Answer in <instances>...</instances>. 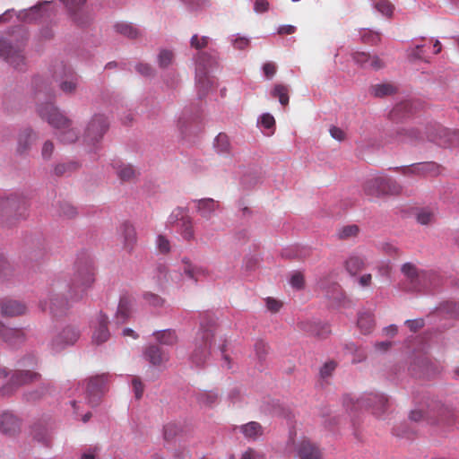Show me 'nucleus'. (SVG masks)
I'll use <instances>...</instances> for the list:
<instances>
[{
	"label": "nucleus",
	"instance_id": "nucleus-25",
	"mask_svg": "<svg viewBox=\"0 0 459 459\" xmlns=\"http://www.w3.org/2000/svg\"><path fill=\"white\" fill-rule=\"evenodd\" d=\"M182 262L183 273L189 279L198 281L200 279L208 276L209 273L205 267L192 264L188 258H184Z\"/></svg>",
	"mask_w": 459,
	"mask_h": 459
},
{
	"label": "nucleus",
	"instance_id": "nucleus-38",
	"mask_svg": "<svg viewBox=\"0 0 459 459\" xmlns=\"http://www.w3.org/2000/svg\"><path fill=\"white\" fill-rule=\"evenodd\" d=\"M156 340L164 345H174L178 342V336L174 330H163L154 333Z\"/></svg>",
	"mask_w": 459,
	"mask_h": 459
},
{
	"label": "nucleus",
	"instance_id": "nucleus-27",
	"mask_svg": "<svg viewBox=\"0 0 459 459\" xmlns=\"http://www.w3.org/2000/svg\"><path fill=\"white\" fill-rule=\"evenodd\" d=\"M385 177L377 176L368 179L363 186L366 195L380 196L384 195Z\"/></svg>",
	"mask_w": 459,
	"mask_h": 459
},
{
	"label": "nucleus",
	"instance_id": "nucleus-60",
	"mask_svg": "<svg viewBox=\"0 0 459 459\" xmlns=\"http://www.w3.org/2000/svg\"><path fill=\"white\" fill-rule=\"evenodd\" d=\"M376 8L384 15L390 16L393 13V5L386 0H382L376 4Z\"/></svg>",
	"mask_w": 459,
	"mask_h": 459
},
{
	"label": "nucleus",
	"instance_id": "nucleus-5",
	"mask_svg": "<svg viewBox=\"0 0 459 459\" xmlns=\"http://www.w3.org/2000/svg\"><path fill=\"white\" fill-rule=\"evenodd\" d=\"M52 78L58 83L59 89L66 95L74 94L78 83L79 76L68 65L63 62H57L52 66Z\"/></svg>",
	"mask_w": 459,
	"mask_h": 459
},
{
	"label": "nucleus",
	"instance_id": "nucleus-6",
	"mask_svg": "<svg viewBox=\"0 0 459 459\" xmlns=\"http://www.w3.org/2000/svg\"><path fill=\"white\" fill-rule=\"evenodd\" d=\"M213 338V326L209 325L208 327H204L202 325L195 338V350L191 355V360L196 366H201L205 362L210 354V349L212 345Z\"/></svg>",
	"mask_w": 459,
	"mask_h": 459
},
{
	"label": "nucleus",
	"instance_id": "nucleus-8",
	"mask_svg": "<svg viewBox=\"0 0 459 459\" xmlns=\"http://www.w3.org/2000/svg\"><path fill=\"white\" fill-rule=\"evenodd\" d=\"M23 48L22 42L13 45L10 39L0 38V57L18 70H22L26 65Z\"/></svg>",
	"mask_w": 459,
	"mask_h": 459
},
{
	"label": "nucleus",
	"instance_id": "nucleus-30",
	"mask_svg": "<svg viewBox=\"0 0 459 459\" xmlns=\"http://www.w3.org/2000/svg\"><path fill=\"white\" fill-rule=\"evenodd\" d=\"M404 175L417 174V175H437L438 173V167L436 163H420L415 166L407 167L403 169Z\"/></svg>",
	"mask_w": 459,
	"mask_h": 459
},
{
	"label": "nucleus",
	"instance_id": "nucleus-7",
	"mask_svg": "<svg viewBox=\"0 0 459 459\" xmlns=\"http://www.w3.org/2000/svg\"><path fill=\"white\" fill-rule=\"evenodd\" d=\"M218 65L216 56L210 55L206 52H201L197 56L196 68H195V80L198 87L206 91L209 88L212 87L213 81L209 76V70Z\"/></svg>",
	"mask_w": 459,
	"mask_h": 459
},
{
	"label": "nucleus",
	"instance_id": "nucleus-37",
	"mask_svg": "<svg viewBox=\"0 0 459 459\" xmlns=\"http://www.w3.org/2000/svg\"><path fill=\"white\" fill-rule=\"evenodd\" d=\"M401 272L404 277L412 284H418L420 274L417 266L412 263H405L402 265Z\"/></svg>",
	"mask_w": 459,
	"mask_h": 459
},
{
	"label": "nucleus",
	"instance_id": "nucleus-4",
	"mask_svg": "<svg viewBox=\"0 0 459 459\" xmlns=\"http://www.w3.org/2000/svg\"><path fill=\"white\" fill-rule=\"evenodd\" d=\"M20 363L22 368L16 370L12 375L10 382L0 388V395H10L17 387L40 380L41 375L33 370L37 365V359L34 356L30 355L22 359Z\"/></svg>",
	"mask_w": 459,
	"mask_h": 459
},
{
	"label": "nucleus",
	"instance_id": "nucleus-1",
	"mask_svg": "<svg viewBox=\"0 0 459 459\" xmlns=\"http://www.w3.org/2000/svg\"><path fill=\"white\" fill-rule=\"evenodd\" d=\"M96 270L91 260L80 261L71 279L65 297L51 296L48 309L54 316H61L87 294L95 282Z\"/></svg>",
	"mask_w": 459,
	"mask_h": 459
},
{
	"label": "nucleus",
	"instance_id": "nucleus-3",
	"mask_svg": "<svg viewBox=\"0 0 459 459\" xmlns=\"http://www.w3.org/2000/svg\"><path fill=\"white\" fill-rule=\"evenodd\" d=\"M343 405L350 413H355L364 408L380 418L387 411L388 399L385 394L377 393L365 394L359 399L346 395L343 398Z\"/></svg>",
	"mask_w": 459,
	"mask_h": 459
},
{
	"label": "nucleus",
	"instance_id": "nucleus-19",
	"mask_svg": "<svg viewBox=\"0 0 459 459\" xmlns=\"http://www.w3.org/2000/svg\"><path fill=\"white\" fill-rule=\"evenodd\" d=\"M353 61L361 67L378 70L384 67V62L376 55L368 52L357 51L352 54Z\"/></svg>",
	"mask_w": 459,
	"mask_h": 459
},
{
	"label": "nucleus",
	"instance_id": "nucleus-18",
	"mask_svg": "<svg viewBox=\"0 0 459 459\" xmlns=\"http://www.w3.org/2000/svg\"><path fill=\"white\" fill-rule=\"evenodd\" d=\"M27 307L24 303L12 299H4L0 301V313L4 316H18L25 314Z\"/></svg>",
	"mask_w": 459,
	"mask_h": 459
},
{
	"label": "nucleus",
	"instance_id": "nucleus-58",
	"mask_svg": "<svg viewBox=\"0 0 459 459\" xmlns=\"http://www.w3.org/2000/svg\"><path fill=\"white\" fill-rule=\"evenodd\" d=\"M298 327L299 330L301 331H304L309 334H314V335H321L317 331H316V326L310 323V322H305V321H302V322H299L298 323Z\"/></svg>",
	"mask_w": 459,
	"mask_h": 459
},
{
	"label": "nucleus",
	"instance_id": "nucleus-10",
	"mask_svg": "<svg viewBox=\"0 0 459 459\" xmlns=\"http://www.w3.org/2000/svg\"><path fill=\"white\" fill-rule=\"evenodd\" d=\"M426 138L444 147L459 144V130L450 131L440 126H431L426 132Z\"/></svg>",
	"mask_w": 459,
	"mask_h": 459
},
{
	"label": "nucleus",
	"instance_id": "nucleus-9",
	"mask_svg": "<svg viewBox=\"0 0 459 459\" xmlns=\"http://www.w3.org/2000/svg\"><path fill=\"white\" fill-rule=\"evenodd\" d=\"M452 417H454L453 411L442 404H435L434 406L429 408L426 412H423L420 410H414L410 413V419L414 421H420V420L426 418L431 422H446L450 424V418Z\"/></svg>",
	"mask_w": 459,
	"mask_h": 459
},
{
	"label": "nucleus",
	"instance_id": "nucleus-40",
	"mask_svg": "<svg viewBox=\"0 0 459 459\" xmlns=\"http://www.w3.org/2000/svg\"><path fill=\"white\" fill-rule=\"evenodd\" d=\"M214 146L218 153L229 154L230 152V143L229 136L224 133L219 134L215 138Z\"/></svg>",
	"mask_w": 459,
	"mask_h": 459
},
{
	"label": "nucleus",
	"instance_id": "nucleus-62",
	"mask_svg": "<svg viewBox=\"0 0 459 459\" xmlns=\"http://www.w3.org/2000/svg\"><path fill=\"white\" fill-rule=\"evenodd\" d=\"M255 350L258 358L262 359L268 352V345L264 341H257L255 344Z\"/></svg>",
	"mask_w": 459,
	"mask_h": 459
},
{
	"label": "nucleus",
	"instance_id": "nucleus-43",
	"mask_svg": "<svg viewBox=\"0 0 459 459\" xmlns=\"http://www.w3.org/2000/svg\"><path fill=\"white\" fill-rule=\"evenodd\" d=\"M116 30L117 32L130 39H135L139 35V30L131 24L127 23H117L116 25Z\"/></svg>",
	"mask_w": 459,
	"mask_h": 459
},
{
	"label": "nucleus",
	"instance_id": "nucleus-51",
	"mask_svg": "<svg viewBox=\"0 0 459 459\" xmlns=\"http://www.w3.org/2000/svg\"><path fill=\"white\" fill-rule=\"evenodd\" d=\"M218 400V394L213 391L204 392L200 394L198 401L200 403L211 406Z\"/></svg>",
	"mask_w": 459,
	"mask_h": 459
},
{
	"label": "nucleus",
	"instance_id": "nucleus-2",
	"mask_svg": "<svg viewBox=\"0 0 459 459\" xmlns=\"http://www.w3.org/2000/svg\"><path fill=\"white\" fill-rule=\"evenodd\" d=\"M37 113L41 119L57 131L56 136L61 143H74L77 141L79 132L73 126V121L52 101L39 103Z\"/></svg>",
	"mask_w": 459,
	"mask_h": 459
},
{
	"label": "nucleus",
	"instance_id": "nucleus-15",
	"mask_svg": "<svg viewBox=\"0 0 459 459\" xmlns=\"http://www.w3.org/2000/svg\"><path fill=\"white\" fill-rule=\"evenodd\" d=\"M21 430L20 419L10 411L0 413V432L5 436L13 437Z\"/></svg>",
	"mask_w": 459,
	"mask_h": 459
},
{
	"label": "nucleus",
	"instance_id": "nucleus-64",
	"mask_svg": "<svg viewBox=\"0 0 459 459\" xmlns=\"http://www.w3.org/2000/svg\"><path fill=\"white\" fill-rule=\"evenodd\" d=\"M263 71L267 79H272L277 71V66L273 62H267L263 66Z\"/></svg>",
	"mask_w": 459,
	"mask_h": 459
},
{
	"label": "nucleus",
	"instance_id": "nucleus-28",
	"mask_svg": "<svg viewBox=\"0 0 459 459\" xmlns=\"http://www.w3.org/2000/svg\"><path fill=\"white\" fill-rule=\"evenodd\" d=\"M23 204L17 196L0 198V215L16 213Z\"/></svg>",
	"mask_w": 459,
	"mask_h": 459
},
{
	"label": "nucleus",
	"instance_id": "nucleus-29",
	"mask_svg": "<svg viewBox=\"0 0 459 459\" xmlns=\"http://www.w3.org/2000/svg\"><path fill=\"white\" fill-rule=\"evenodd\" d=\"M33 85L35 88V96L38 101H40L43 96L49 99H53L55 97L53 88L43 78L39 76L35 77L33 80Z\"/></svg>",
	"mask_w": 459,
	"mask_h": 459
},
{
	"label": "nucleus",
	"instance_id": "nucleus-44",
	"mask_svg": "<svg viewBox=\"0 0 459 459\" xmlns=\"http://www.w3.org/2000/svg\"><path fill=\"white\" fill-rule=\"evenodd\" d=\"M402 192V186L394 179L385 177L384 195H396Z\"/></svg>",
	"mask_w": 459,
	"mask_h": 459
},
{
	"label": "nucleus",
	"instance_id": "nucleus-45",
	"mask_svg": "<svg viewBox=\"0 0 459 459\" xmlns=\"http://www.w3.org/2000/svg\"><path fill=\"white\" fill-rule=\"evenodd\" d=\"M359 230V227L355 224L346 225L342 227L338 231V238L340 239H348L351 238H354L358 235Z\"/></svg>",
	"mask_w": 459,
	"mask_h": 459
},
{
	"label": "nucleus",
	"instance_id": "nucleus-63",
	"mask_svg": "<svg viewBox=\"0 0 459 459\" xmlns=\"http://www.w3.org/2000/svg\"><path fill=\"white\" fill-rule=\"evenodd\" d=\"M405 325L411 332L416 333L424 326V320L421 318L414 320H407Z\"/></svg>",
	"mask_w": 459,
	"mask_h": 459
},
{
	"label": "nucleus",
	"instance_id": "nucleus-14",
	"mask_svg": "<svg viewBox=\"0 0 459 459\" xmlns=\"http://www.w3.org/2000/svg\"><path fill=\"white\" fill-rule=\"evenodd\" d=\"M80 336L79 332L74 327H65L58 333L51 342L52 350L60 351L66 346L73 345Z\"/></svg>",
	"mask_w": 459,
	"mask_h": 459
},
{
	"label": "nucleus",
	"instance_id": "nucleus-17",
	"mask_svg": "<svg viewBox=\"0 0 459 459\" xmlns=\"http://www.w3.org/2000/svg\"><path fill=\"white\" fill-rule=\"evenodd\" d=\"M50 3L51 2L48 1H43L39 3L35 6L20 12L18 14V19L26 22H31L38 21L39 19L43 18L45 16L48 17L49 14L48 13V10L45 7L49 5Z\"/></svg>",
	"mask_w": 459,
	"mask_h": 459
},
{
	"label": "nucleus",
	"instance_id": "nucleus-24",
	"mask_svg": "<svg viewBox=\"0 0 459 459\" xmlns=\"http://www.w3.org/2000/svg\"><path fill=\"white\" fill-rule=\"evenodd\" d=\"M197 212L201 217L209 220L219 208V203L212 198H203L195 201Z\"/></svg>",
	"mask_w": 459,
	"mask_h": 459
},
{
	"label": "nucleus",
	"instance_id": "nucleus-49",
	"mask_svg": "<svg viewBox=\"0 0 459 459\" xmlns=\"http://www.w3.org/2000/svg\"><path fill=\"white\" fill-rule=\"evenodd\" d=\"M77 210L71 204L64 202L59 206V215L67 219H73L77 215Z\"/></svg>",
	"mask_w": 459,
	"mask_h": 459
},
{
	"label": "nucleus",
	"instance_id": "nucleus-21",
	"mask_svg": "<svg viewBox=\"0 0 459 459\" xmlns=\"http://www.w3.org/2000/svg\"><path fill=\"white\" fill-rule=\"evenodd\" d=\"M37 134L30 128L22 130L18 135L16 152L19 155L28 153L31 145L37 141Z\"/></svg>",
	"mask_w": 459,
	"mask_h": 459
},
{
	"label": "nucleus",
	"instance_id": "nucleus-55",
	"mask_svg": "<svg viewBox=\"0 0 459 459\" xmlns=\"http://www.w3.org/2000/svg\"><path fill=\"white\" fill-rule=\"evenodd\" d=\"M12 274V268L4 255H0V281L6 280Z\"/></svg>",
	"mask_w": 459,
	"mask_h": 459
},
{
	"label": "nucleus",
	"instance_id": "nucleus-26",
	"mask_svg": "<svg viewBox=\"0 0 459 459\" xmlns=\"http://www.w3.org/2000/svg\"><path fill=\"white\" fill-rule=\"evenodd\" d=\"M121 232L124 248L128 252H132L137 243V235L134 227L127 222L123 223Z\"/></svg>",
	"mask_w": 459,
	"mask_h": 459
},
{
	"label": "nucleus",
	"instance_id": "nucleus-46",
	"mask_svg": "<svg viewBox=\"0 0 459 459\" xmlns=\"http://www.w3.org/2000/svg\"><path fill=\"white\" fill-rule=\"evenodd\" d=\"M174 60V54L172 51L163 49L158 56V64L160 68H167L172 64Z\"/></svg>",
	"mask_w": 459,
	"mask_h": 459
},
{
	"label": "nucleus",
	"instance_id": "nucleus-56",
	"mask_svg": "<svg viewBox=\"0 0 459 459\" xmlns=\"http://www.w3.org/2000/svg\"><path fill=\"white\" fill-rule=\"evenodd\" d=\"M290 283L292 288L296 290H302L305 287L304 275L300 272H296L292 274Z\"/></svg>",
	"mask_w": 459,
	"mask_h": 459
},
{
	"label": "nucleus",
	"instance_id": "nucleus-42",
	"mask_svg": "<svg viewBox=\"0 0 459 459\" xmlns=\"http://www.w3.org/2000/svg\"><path fill=\"white\" fill-rule=\"evenodd\" d=\"M78 168L79 164L76 161H68L65 163L57 164L54 169V172L58 177L68 176L74 171L77 170Z\"/></svg>",
	"mask_w": 459,
	"mask_h": 459
},
{
	"label": "nucleus",
	"instance_id": "nucleus-53",
	"mask_svg": "<svg viewBox=\"0 0 459 459\" xmlns=\"http://www.w3.org/2000/svg\"><path fill=\"white\" fill-rule=\"evenodd\" d=\"M143 299L149 305L157 307H162L165 303V300L161 297L152 292L144 293Z\"/></svg>",
	"mask_w": 459,
	"mask_h": 459
},
{
	"label": "nucleus",
	"instance_id": "nucleus-41",
	"mask_svg": "<svg viewBox=\"0 0 459 459\" xmlns=\"http://www.w3.org/2000/svg\"><path fill=\"white\" fill-rule=\"evenodd\" d=\"M273 98H278L280 103L282 106H286L289 103V88L283 84H275L272 92Z\"/></svg>",
	"mask_w": 459,
	"mask_h": 459
},
{
	"label": "nucleus",
	"instance_id": "nucleus-12",
	"mask_svg": "<svg viewBox=\"0 0 459 459\" xmlns=\"http://www.w3.org/2000/svg\"><path fill=\"white\" fill-rule=\"evenodd\" d=\"M108 382V375L102 374L100 376H96L91 377L89 380L86 394L88 403L91 406H96L100 403V395L104 392L106 388V384Z\"/></svg>",
	"mask_w": 459,
	"mask_h": 459
},
{
	"label": "nucleus",
	"instance_id": "nucleus-39",
	"mask_svg": "<svg viewBox=\"0 0 459 459\" xmlns=\"http://www.w3.org/2000/svg\"><path fill=\"white\" fill-rule=\"evenodd\" d=\"M357 325L362 333H369L374 327V319L372 314L361 313L359 316Z\"/></svg>",
	"mask_w": 459,
	"mask_h": 459
},
{
	"label": "nucleus",
	"instance_id": "nucleus-32",
	"mask_svg": "<svg viewBox=\"0 0 459 459\" xmlns=\"http://www.w3.org/2000/svg\"><path fill=\"white\" fill-rule=\"evenodd\" d=\"M132 304V299L128 297H122L120 299L116 313V320L117 324H124L129 318Z\"/></svg>",
	"mask_w": 459,
	"mask_h": 459
},
{
	"label": "nucleus",
	"instance_id": "nucleus-57",
	"mask_svg": "<svg viewBox=\"0 0 459 459\" xmlns=\"http://www.w3.org/2000/svg\"><path fill=\"white\" fill-rule=\"evenodd\" d=\"M156 242H157V247H158V249L160 252H161L163 254L169 252L170 244H169V239L165 236L159 235Z\"/></svg>",
	"mask_w": 459,
	"mask_h": 459
},
{
	"label": "nucleus",
	"instance_id": "nucleus-33",
	"mask_svg": "<svg viewBox=\"0 0 459 459\" xmlns=\"http://www.w3.org/2000/svg\"><path fill=\"white\" fill-rule=\"evenodd\" d=\"M240 431L249 440H256L264 434L263 427L256 421H250L240 426Z\"/></svg>",
	"mask_w": 459,
	"mask_h": 459
},
{
	"label": "nucleus",
	"instance_id": "nucleus-48",
	"mask_svg": "<svg viewBox=\"0 0 459 459\" xmlns=\"http://www.w3.org/2000/svg\"><path fill=\"white\" fill-rule=\"evenodd\" d=\"M117 176L123 181H129L135 178L136 171L131 165H124L117 170Z\"/></svg>",
	"mask_w": 459,
	"mask_h": 459
},
{
	"label": "nucleus",
	"instance_id": "nucleus-16",
	"mask_svg": "<svg viewBox=\"0 0 459 459\" xmlns=\"http://www.w3.org/2000/svg\"><path fill=\"white\" fill-rule=\"evenodd\" d=\"M296 456L299 459H321L319 447L307 438H302L295 445Z\"/></svg>",
	"mask_w": 459,
	"mask_h": 459
},
{
	"label": "nucleus",
	"instance_id": "nucleus-54",
	"mask_svg": "<svg viewBox=\"0 0 459 459\" xmlns=\"http://www.w3.org/2000/svg\"><path fill=\"white\" fill-rule=\"evenodd\" d=\"M361 39L365 44L376 45L380 41V36L378 33L365 30L361 34Z\"/></svg>",
	"mask_w": 459,
	"mask_h": 459
},
{
	"label": "nucleus",
	"instance_id": "nucleus-59",
	"mask_svg": "<svg viewBox=\"0 0 459 459\" xmlns=\"http://www.w3.org/2000/svg\"><path fill=\"white\" fill-rule=\"evenodd\" d=\"M264 455L254 448L248 447L243 452L241 459H264Z\"/></svg>",
	"mask_w": 459,
	"mask_h": 459
},
{
	"label": "nucleus",
	"instance_id": "nucleus-31",
	"mask_svg": "<svg viewBox=\"0 0 459 459\" xmlns=\"http://www.w3.org/2000/svg\"><path fill=\"white\" fill-rule=\"evenodd\" d=\"M0 337L10 345H16L25 340V333L22 329L9 328L4 325Z\"/></svg>",
	"mask_w": 459,
	"mask_h": 459
},
{
	"label": "nucleus",
	"instance_id": "nucleus-22",
	"mask_svg": "<svg viewBox=\"0 0 459 459\" xmlns=\"http://www.w3.org/2000/svg\"><path fill=\"white\" fill-rule=\"evenodd\" d=\"M391 137H393L394 141L400 143H415L418 140L424 139L419 129L405 127H399L395 129L391 134Z\"/></svg>",
	"mask_w": 459,
	"mask_h": 459
},
{
	"label": "nucleus",
	"instance_id": "nucleus-61",
	"mask_svg": "<svg viewBox=\"0 0 459 459\" xmlns=\"http://www.w3.org/2000/svg\"><path fill=\"white\" fill-rule=\"evenodd\" d=\"M132 385H133L135 397L137 399H140L143 396V390H144L143 384L142 383L141 379L138 377H134L132 379Z\"/></svg>",
	"mask_w": 459,
	"mask_h": 459
},
{
	"label": "nucleus",
	"instance_id": "nucleus-23",
	"mask_svg": "<svg viewBox=\"0 0 459 459\" xmlns=\"http://www.w3.org/2000/svg\"><path fill=\"white\" fill-rule=\"evenodd\" d=\"M144 358L153 366H160L169 359V356L160 347L150 345L144 351Z\"/></svg>",
	"mask_w": 459,
	"mask_h": 459
},
{
	"label": "nucleus",
	"instance_id": "nucleus-52",
	"mask_svg": "<svg viewBox=\"0 0 459 459\" xmlns=\"http://www.w3.org/2000/svg\"><path fill=\"white\" fill-rule=\"evenodd\" d=\"M210 39L206 36L199 37L197 34L193 35L190 40L192 48L200 50L208 46Z\"/></svg>",
	"mask_w": 459,
	"mask_h": 459
},
{
	"label": "nucleus",
	"instance_id": "nucleus-11",
	"mask_svg": "<svg viewBox=\"0 0 459 459\" xmlns=\"http://www.w3.org/2000/svg\"><path fill=\"white\" fill-rule=\"evenodd\" d=\"M107 118L102 115H95L88 123L83 140L88 144L98 143L108 129Z\"/></svg>",
	"mask_w": 459,
	"mask_h": 459
},
{
	"label": "nucleus",
	"instance_id": "nucleus-13",
	"mask_svg": "<svg viewBox=\"0 0 459 459\" xmlns=\"http://www.w3.org/2000/svg\"><path fill=\"white\" fill-rule=\"evenodd\" d=\"M69 11L72 20L78 26H86L92 17L88 13L81 10L86 0H60Z\"/></svg>",
	"mask_w": 459,
	"mask_h": 459
},
{
	"label": "nucleus",
	"instance_id": "nucleus-36",
	"mask_svg": "<svg viewBox=\"0 0 459 459\" xmlns=\"http://www.w3.org/2000/svg\"><path fill=\"white\" fill-rule=\"evenodd\" d=\"M51 386L48 384H42L38 388L32 391H28L24 394V399L30 403H35L50 392Z\"/></svg>",
	"mask_w": 459,
	"mask_h": 459
},
{
	"label": "nucleus",
	"instance_id": "nucleus-47",
	"mask_svg": "<svg viewBox=\"0 0 459 459\" xmlns=\"http://www.w3.org/2000/svg\"><path fill=\"white\" fill-rule=\"evenodd\" d=\"M395 92V87L389 83L377 84L373 88V93L376 97H385Z\"/></svg>",
	"mask_w": 459,
	"mask_h": 459
},
{
	"label": "nucleus",
	"instance_id": "nucleus-50",
	"mask_svg": "<svg viewBox=\"0 0 459 459\" xmlns=\"http://www.w3.org/2000/svg\"><path fill=\"white\" fill-rule=\"evenodd\" d=\"M433 218L434 212L428 208H423L417 213V221L422 225L429 224Z\"/></svg>",
	"mask_w": 459,
	"mask_h": 459
},
{
	"label": "nucleus",
	"instance_id": "nucleus-20",
	"mask_svg": "<svg viewBox=\"0 0 459 459\" xmlns=\"http://www.w3.org/2000/svg\"><path fill=\"white\" fill-rule=\"evenodd\" d=\"M108 317L100 313L97 316V321L94 325V331L92 333V342L96 344H101L107 342L109 338V331L108 329Z\"/></svg>",
	"mask_w": 459,
	"mask_h": 459
},
{
	"label": "nucleus",
	"instance_id": "nucleus-35",
	"mask_svg": "<svg viewBox=\"0 0 459 459\" xmlns=\"http://www.w3.org/2000/svg\"><path fill=\"white\" fill-rule=\"evenodd\" d=\"M179 233L185 240L190 241L195 238V230L192 219L187 215H181L178 223Z\"/></svg>",
	"mask_w": 459,
	"mask_h": 459
},
{
	"label": "nucleus",
	"instance_id": "nucleus-34",
	"mask_svg": "<svg viewBox=\"0 0 459 459\" xmlns=\"http://www.w3.org/2000/svg\"><path fill=\"white\" fill-rule=\"evenodd\" d=\"M344 267L351 276H355L365 269L366 262L362 257L359 255H351L344 262Z\"/></svg>",
	"mask_w": 459,
	"mask_h": 459
}]
</instances>
